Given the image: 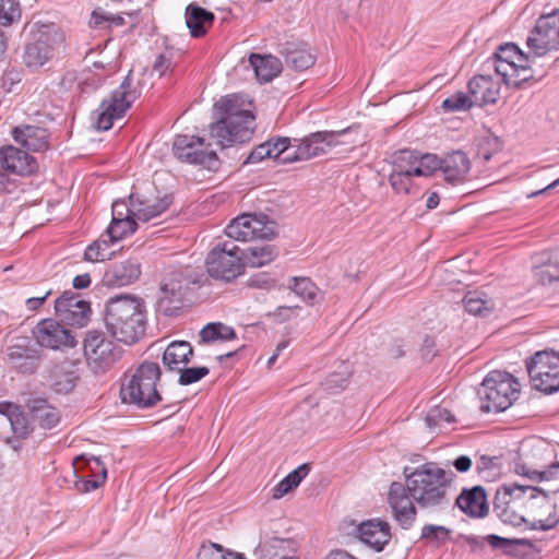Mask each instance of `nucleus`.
Wrapping results in <instances>:
<instances>
[{
  "label": "nucleus",
  "instance_id": "obj_1",
  "mask_svg": "<svg viewBox=\"0 0 559 559\" xmlns=\"http://www.w3.org/2000/svg\"><path fill=\"white\" fill-rule=\"evenodd\" d=\"M405 485L393 481L388 501L394 519L404 530H408L416 520L414 501L428 510H442L450 506L449 489L452 478L437 463L427 462L412 469L403 471Z\"/></svg>",
  "mask_w": 559,
  "mask_h": 559
},
{
  "label": "nucleus",
  "instance_id": "obj_2",
  "mask_svg": "<svg viewBox=\"0 0 559 559\" xmlns=\"http://www.w3.org/2000/svg\"><path fill=\"white\" fill-rule=\"evenodd\" d=\"M215 109L218 119L210 126V134L217 145L224 148L251 140L255 117L250 99L239 94L227 95L215 104Z\"/></svg>",
  "mask_w": 559,
  "mask_h": 559
},
{
  "label": "nucleus",
  "instance_id": "obj_3",
  "mask_svg": "<svg viewBox=\"0 0 559 559\" xmlns=\"http://www.w3.org/2000/svg\"><path fill=\"white\" fill-rule=\"evenodd\" d=\"M144 301L135 296L120 295L106 305L105 325L118 342L132 345L145 334L146 313Z\"/></svg>",
  "mask_w": 559,
  "mask_h": 559
},
{
  "label": "nucleus",
  "instance_id": "obj_4",
  "mask_svg": "<svg viewBox=\"0 0 559 559\" xmlns=\"http://www.w3.org/2000/svg\"><path fill=\"white\" fill-rule=\"evenodd\" d=\"M160 367L157 362L143 361L131 377L122 383L120 396L123 403L133 404L140 409H147L164 401L156 384L160 379Z\"/></svg>",
  "mask_w": 559,
  "mask_h": 559
},
{
  "label": "nucleus",
  "instance_id": "obj_5",
  "mask_svg": "<svg viewBox=\"0 0 559 559\" xmlns=\"http://www.w3.org/2000/svg\"><path fill=\"white\" fill-rule=\"evenodd\" d=\"M520 392L521 385L511 373L490 371L477 391L480 400L479 409L484 414L503 412L518 400Z\"/></svg>",
  "mask_w": 559,
  "mask_h": 559
},
{
  "label": "nucleus",
  "instance_id": "obj_6",
  "mask_svg": "<svg viewBox=\"0 0 559 559\" xmlns=\"http://www.w3.org/2000/svg\"><path fill=\"white\" fill-rule=\"evenodd\" d=\"M193 281L188 269L181 265L165 266L159 276V290L156 299L157 310L167 316H178L183 306L186 290Z\"/></svg>",
  "mask_w": 559,
  "mask_h": 559
},
{
  "label": "nucleus",
  "instance_id": "obj_7",
  "mask_svg": "<svg viewBox=\"0 0 559 559\" xmlns=\"http://www.w3.org/2000/svg\"><path fill=\"white\" fill-rule=\"evenodd\" d=\"M131 72L124 76L120 85L102 100L96 109L95 128L109 130L116 119L122 118L132 104L139 98L140 91L132 85Z\"/></svg>",
  "mask_w": 559,
  "mask_h": 559
},
{
  "label": "nucleus",
  "instance_id": "obj_8",
  "mask_svg": "<svg viewBox=\"0 0 559 559\" xmlns=\"http://www.w3.org/2000/svg\"><path fill=\"white\" fill-rule=\"evenodd\" d=\"M83 348L87 366L95 374L108 371L122 356L121 347L97 330L86 332Z\"/></svg>",
  "mask_w": 559,
  "mask_h": 559
},
{
  "label": "nucleus",
  "instance_id": "obj_9",
  "mask_svg": "<svg viewBox=\"0 0 559 559\" xmlns=\"http://www.w3.org/2000/svg\"><path fill=\"white\" fill-rule=\"evenodd\" d=\"M206 271L213 278L231 282L242 274L240 249L230 240L218 241L206 257Z\"/></svg>",
  "mask_w": 559,
  "mask_h": 559
},
{
  "label": "nucleus",
  "instance_id": "obj_10",
  "mask_svg": "<svg viewBox=\"0 0 559 559\" xmlns=\"http://www.w3.org/2000/svg\"><path fill=\"white\" fill-rule=\"evenodd\" d=\"M526 369L533 388L551 394L559 391V353L540 350L526 359Z\"/></svg>",
  "mask_w": 559,
  "mask_h": 559
},
{
  "label": "nucleus",
  "instance_id": "obj_11",
  "mask_svg": "<svg viewBox=\"0 0 559 559\" xmlns=\"http://www.w3.org/2000/svg\"><path fill=\"white\" fill-rule=\"evenodd\" d=\"M522 507L534 519L532 530L549 531L559 523L557 504L550 501L549 495L538 487L523 486Z\"/></svg>",
  "mask_w": 559,
  "mask_h": 559
},
{
  "label": "nucleus",
  "instance_id": "obj_12",
  "mask_svg": "<svg viewBox=\"0 0 559 559\" xmlns=\"http://www.w3.org/2000/svg\"><path fill=\"white\" fill-rule=\"evenodd\" d=\"M346 132L347 129L341 131H317L302 139H294L293 155L285 157V160H309L324 155L340 144L337 138Z\"/></svg>",
  "mask_w": 559,
  "mask_h": 559
},
{
  "label": "nucleus",
  "instance_id": "obj_13",
  "mask_svg": "<svg viewBox=\"0 0 559 559\" xmlns=\"http://www.w3.org/2000/svg\"><path fill=\"white\" fill-rule=\"evenodd\" d=\"M174 155L181 162L201 165L209 170L218 167L219 159L214 151L205 148L204 139L195 135L179 134L173 143Z\"/></svg>",
  "mask_w": 559,
  "mask_h": 559
},
{
  "label": "nucleus",
  "instance_id": "obj_14",
  "mask_svg": "<svg viewBox=\"0 0 559 559\" xmlns=\"http://www.w3.org/2000/svg\"><path fill=\"white\" fill-rule=\"evenodd\" d=\"M526 45L535 58L559 50V14L540 16L527 37Z\"/></svg>",
  "mask_w": 559,
  "mask_h": 559
},
{
  "label": "nucleus",
  "instance_id": "obj_15",
  "mask_svg": "<svg viewBox=\"0 0 559 559\" xmlns=\"http://www.w3.org/2000/svg\"><path fill=\"white\" fill-rule=\"evenodd\" d=\"M523 489L518 484H504L498 488L493 499V513L504 524L520 526L526 523L524 515L516 512L522 506Z\"/></svg>",
  "mask_w": 559,
  "mask_h": 559
},
{
  "label": "nucleus",
  "instance_id": "obj_16",
  "mask_svg": "<svg viewBox=\"0 0 559 559\" xmlns=\"http://www.w3.org/2000/svg\"><path fill=\"white\" fill-rule=\"evenodd\" d=\"M56 316L72 326H85L90 320L91 306L78 293L66 290L55 301Z\"/></svg>",
  "mask_w": 559,
  "mask_h": 559
},
{
  "label": "nucleus",
  "instance_id": "obj_17",
  "mask_svg": "<svg viewBox=\"0 0 559 559\" xmlns=\"http://www.w3.org/2000/svg\"><path fill=\"white\" fill-rule=\"evenodd\" d=\"M73 475L78 477L74 481L75 489L81 493H87L105 484L107 469L100 457L93 456L87 462L83 457H78Z\"/></svg>",
  "mask_w": 559,
  "mask_h": 559
},
{
  "label": "nucleus",
  "instance_id": "obj_18",
  "mask_svg": "<svg viewBox=\"0 0 559 559\" xmlns=\"http://www.w3.org/2000/svg\"><path fill=\"white\" fill-rule=\"evenodd\" d=\"M37 344L50 349L74 347L76 341L64 325L55 319H43L33 329Z\"/></svg>",
  "mask_w": 559,
  "mask_h": 559
},
{
  "label": "nucleus",
  "instance_id": "obj_19",
  "mask_svg": "<svg viewBox=\"0 0 559 559\" xmlns=\"http://www.w3.org/2000/svg\"><path fill=\"white\" fill-rule=\"evenodd\" d=\"M129 199L132 201L134 216L139 221L148 222L164 213L173 203L171 194L147 195L144 193H131Z\"/></svg>",
  "mask_w": 559,
  "mask_h": 559
},
{
  "label": "nucleus",
  "instance_id": "obj_20",
  "mask_svg": "<svg viewBox=\"0 0 559 559\" xmlns=\"http://www.w3.org/2000/svg\"><path fill=\"white\" fill-rule=\"evenodd\" d=\"M0 166L3 170L19 176H29L37 171V160L25 150L12 145L0 148Z\"/></svg>",
  "mask_w": 559,
  "mask_h": 559
},
{
  "label": "nucleus",
  "instance_id": "obj_21",
  "mask_svg": "<svg viewBox=\"0 0 559 559\" xmlns=\"http://www.w3.org/2000/svg\"><path fill=\"white\" fill-rule=\"evenodd\" d=\"M12 138L25 151L45 152L49 148L50 134L46 128L20 124L13 128Z\"/></svg>",
  "mask_w": 559,
  "mask_h": 559
},
{
  "label": "nucleus",
  "instance_id": "obj_22",
  "mask_svg": "<svg viewBox=\"0 0 559 559\" xmlns=\"http://www.w3.org/2000/svg\"><path fill=\"white\" fill-rule=\"evenodd\" d=\"M457 508L473 519H484L489 513L487 493L483 486L464 488L455 500Z\"/></svg>",
  "mask_w": 559,
  "mask_h": 559
},
{
  "label": "nucleus",
  "instance_id": "obj_23",
  "mask_svg": "<svg viewBox=\"0 0 559 559\" xmlns=\"http://www.w3.org/2000/svg\"><path fill=\"white\" fill-rule=\"evenodd\" d=\"M8 360L19 373L32 374L41 362V352L27 344H14L9 348Z\"/></svg>",
  "mask_w": 559,
  "mask_h": 559
},
{
  "label": "nucleus",
  "instance_id": "obj_24",
  "mask_svg": "<svg viewBox=\"0 0 559 559\" xmlns=\"http://www.w3.org/2000/svg\"><path fill=\"white\" fill-rule=\"evenodd\" d=\"M278 52L287 67L304 71L314 64L316 57L311 53L308 44L299 40H287L278 45Z\"/></svg>",
  "mask_w": 559,
  "mask_h": 559
},
{
  "label": "nucleus",
  "instance_id": "obj_25",
  "mask_svg": "<svg viewBox=\"0 0 559 559\" xmlns=\"http://www.w3.org/2000/svg\"><path fill=\"white\" fill-rule=\"evenodd\" d=\"M359 539L374 549L381 551L391 539L390 525L386 521L372 519L360 523L357 526Z\"/></svg>",
  "mask_w": 559,
  "mask_h": 559
},
{
  "label": "nucleus",
  "instance_id": "obj_26",
  "mask_svg": "<svg viewBox=\"0 0 559 559\" xmlns=\"http://www.w3.org/2000/svg\"><path fill=\"white\" fill-rule=\"evenodd\" d=\"M141 275V264L136 260H126L109 266L103 283L109 287H123L134 283Z\"/></svg>",
  "mask_w": 559,
  "mask_h": 559
},
{
  "label": "nucleus",
  "instance_id": "obj_27",
  "mask_svg": "<svg viewBox=\"0 0 559 559\" xmlns=\"http://www.w3.org/2000/svg\"><path fill=\"white\" fill-rule=\"evenodd\" d=\"M53 51L52 36L48 33H40L34 41L25 46L24 63L28 68H39L52 58Z\"/></svg>",
  "mask_w": 559,
  "mask_h": 559
},
{
  "label": "nucleus",
  "instance_id": "obj_28",
  "mask_svg": "<svg viewBox=\"0 0 559 559\" xmlns=\"http://www.w3.org/2000/svg\"><path fill=\"white\" fill-rule=\"evenodd\" d=\"M471 169V162L462 151H453L442 157L441 171L444 180L451 185H457L465 180Z\"/></svg>",
  "mask_w": 559,
  "mask_h": 559
},
{
  "label": "nucleus",
  "instance_id": "obj_29",
  "mask_svg": "<svg viewBox=\"0 0 559 559\" xmlns=\"http://www.w3.org/2000/svg\"><path fill=\"white\" fill-rule=\"evenodd\" d=\"M467 88L474 104L489 105L498 100L499 88L489 75H475L468 81Z\"/></svg>",
  "mask_w": 559,
  "mask_h": 559
},
{
  "label": "nucleus",
  "instance_id": "obj_30",
  "mask_svg": "<svg viewBox=\"0 0 559 559\" xmlns=\"http://www.w3.org/2000/svg\"><path fill=\"white\" fill-rule=\"evenodd\" d=\"M186 25L194 38L203 37L207 28L214 23L215 14L195 3L186 8Z\"/></svg>",
  "mask_w": 559,
  "mask_h": 559
},
{
  "label": "nucleus",
  "instance_id": "obj_31",
  "mask_svg": "<svg viewBox=\"0 0 559 559\" xmlns=\"http://www.w3.org/2000/svg\"><path fill=\"white\" fill-rule=\"evenodd\" d=\"M493 59L511 62L513 66H518L523 73H533L532 66L536 58L531 50L528 53H524L515 44L506 43L497 48Z\"/></svg>",
  "mask_w": 559,
  "mask_h": 559
},
{
  "label": "nucleus",
  "instance_id": "obj_32",
  "mask_svg": "<svg viewBox=\"0 0 559 559\" xmlns=\"http://www.w3.org/2000/svg\"><path fill=\"white\" fill-rule=\"evenodd\" d=\"M193 348L189 342L175 341L170 343L164 354L163 362L171 371L181 370L191 360Z\"/></svg>",
  "mask_w": 559,
  "mask_h": 559
},
{
  "label": "nucleus",
  "instance_id": "obj_33",
  "mask_svg": "<svg viewBox=\"0 0 559 559\" xmlns=\"http://www.w3.org/2000/svg\"><path fill=\"white\" fill-rule=\"evenodd\" d=\"M249 62L254 69L257 78L262 82H270L282 71V62L273 56L251 53Z\"/></svg>",
  "mask_w": 559,
  "mask_h": 559
},
{
  "label": "nucleus",
  "instance_id": "obj_34",
  "mask_svg": "<svg viewBox=\"0 0 559 559\" xmlns=\"http://www.w3.org/2000/svg\"><path fill=\"white\" fill-rule=\"evenodd\" d=\"M495 71L502 76L503 82L513 88H521L524 83L535 80L534 73H523L518 66L513 63L495 59Z\"/></svg>",
  "mask_w": 559,
  "mask_h": 559
},
{
  "label": "nucleus",
  "instance_id": "obj_35",
  "mask_svg": "<svg viewBox=\"0 0 559 559\" xmlns=\"http://www.w3.org/2000/svg\"><path fill=\"white\" fill-rule=\"evenodd\" d=\"M245 264L251 267H261L271 263L277 257V250L272 245L254 246L240 250Z\"/></svg>",
  "mask_w": 559,
  "mask_h": 559
},
{
  "label": "nucleus",
  "instance_id": "obj_36",
  "mask_svg": "<svg viewBox=\"0 0 559 559\" xmlns=\"http://www.w3.org/2000/svg\"><path fill=\"white\" fill-rule=\"evenodd\" d=\"M225 234L230 239L237 241L257 240L251 227L250 213L241 214L235 217L225 228Z\"/></svg>",
  "mask_w": 559,
  "mask_h": 559
},
{
  "label": "nucleus",
  "instance_id": "obj_37",
  "mask_svg": "<svg viewBox=\"0 0 559 559\" xmlns=\"http://www.w3.org/2000/svg\"><path fill=\"white\" fill-rule=\"evenodd\" d=\"M538 264L534 266V276L543 285H550L559 281V262L551 261L548 253L537 257Z\"/></svg>",
  "mask_w": 559,
  "mask_h": 559
},
{
  "label": "nucleus",
  "instance_id": "obj_38",
  "mask_svg": "<svg viewBox=\"0 0 559 559\" xmlns=\"http://www.w3.org/2000/svg\"><path fill=\"white\" fill-rule=\"evenodd\" d=\"M32 413L34 419L44 429L55 428L60 421L59 412L55 407L47 405L44 400L34 401Z\"/></svg>",
  "mask_w": 559,
  "mask_h": 559
},
{
  "label": "nucleus",
  "instance_id": "obj_39",
  "mask_svg": "<svg viewBox=\"0 0 559 559\" xmlns=\"http://www.w3.org/2000/svg\"><path fill=\"white\" fill-rule=\"evenodd\" d=\"M310 467L308 464H301L296 469L285 476L273 489V498L281 499L286 493L295 489L300 481L308 475Z\"/></svg>",
  "mask_w": 559,
  "mask_h": 559
},
{
  "label": "nucleus",
  "instance_id": "obj_40",
  "mask_svg": "<svg viewBox=\"0 0 559 559\" xmlns=\"http://www.w3.org/2000/svg\"><path fill=\"white\" fill-rule=\"evenodd\" d=\"M488 544L495 549H502L506 555L518 556L519 548H532L533 543L526 538H506L495 534L486 536Z\"/></svg>",
  "mask_w": 559,
  "mask_h": 559
},
{
  "label": "nucleus",
  "instance_id": "obj_41",
  "mask_svg": "<svg viewBox=\"0 0 559 559\" xmlns=\"http://www.w3.org/2000/svg\"><path fill=\"white\" fill-rule=\"evenodd\" d=\"M463 305L468 313L479 317H485L492 310L491 300L479 292H468L463 298Z\"/></svg>",
  "mask_w": 559,
  "mask_h": 559
},
{
  "label": "nucleus",
  "instance_id": "obj_42",
  "mask_svg": "<svg viewBox=\"0 0 559 559\" xmlns=\"http://www.w3.org/2000/svg\"><path fill=\"white\" fill-rule=\"evenodd\" d=\"M200 337L204 343L229 341L236 338V332L231 326L221 322H211L201 330Z\"/></svg>",
  "mask_w": 559,
  "mask_h": 559
},
{
  "label": "nucleus",
  "instance_id": "obj_43",
  "mask_svg": "<svg viewBox=\"0 0 559 559\" xmlns=\"http://www.w3.org/2000/svg\"><path fill=\"white\" fill-rule=\"evenodd\" d=\"M251 227L255 239H272L276 235V223L263 213H250Z\"/></svg>",
  "mask_w": 559,
  "mask_h": 559
},
{
  "label": "nucleus",
  "instance_id": "obj_44",
  "mask_svg": "<svg viewBox=\"0 0 559 559\" xmlns=\"http://www.w3.org/2000/svg\"><path fill=\"white\" fill-rule=\"evenodd\" d=\"M114 243L115 242H111L109 238L106 239L102 236L85 249L84 259L90 262H99L111 259L115 251L110 250V246Z\"/></svg>",
  "mask_w": 559,
  "mask_h": 559
},
{
  "label": "nucleus",
  "instance_id": "obj_45",
  "mask_svg": "<svg viewBox=\"0 0 559 559\" xmlns=\"http://www.w3.org/2000/svg\"><path fill=\"white\" fill-rule=\"evenodd\" d=\"M197 559H246L243 554L233 552L216 543L202 544Z\"/></svg>",
  "mask_w": 559,
  "mask_h": 559
},
{
  "label": "nucleus",
  "instance_id": "obj_46",
  "mask_svg": "<svg viewBox=\"0 0 559 559\" xmlns=\"http://www.w3.org/2000/svg\"><path fill=\"white\" fill-rule=\"evenodd\" d=\"M417 163L418 155L415 152L401 150L393 157L392 170L404 175L415 176L413 169H416Z\"/></svg>",
  "mask_w": 559,
  "mask_h": 559
},
{
  "label": "nucleus",
  "instance_id": "obj_47",
  "mask_svg": "<svg viewBox=\"0 0 559 559\" xmlns=\"http://www.w3.org/2000/svg\"><path fill=\"white\" fill-rule=\"evenodd\" d=\"M289 288L309 304L317 301L319 289L309 277H293Z\"/></svg>",
  "mask_w": 559,
  "mask_h": 559
},
{
  "label": "nucleus",
  "instance_id": "obj_48",
  "mask_svg": "<svg viewBox=\"0 0 559 559\" xmlns=\"http://www.w3.org/2000/svg\"><path fill=\"white\" fill-rule=\"evenodd\" d=\"M452 530L443 525L426 524L421 528L420 538L436 546L444 545L451 539Z\"/></svg>",
  "mask_w": 559,
  "mask_h": 559
},
{
  "label": "nucleus",
  "instance_id": "obj_49",
  "mask_svg": "<svg viewBox=\"0 0 559 559\" xmlns=\"http://www.w3.org/2000/svg\"><path fill=\"white\" fill-rule=\"evenodd\" d=\"M135 219H111L107 228V237L117 242L136 230Z\"/></svg>",
  "mask_w": 559,
  "mask_h": 559
},
{
  "label": "nucleus",
  "instance_id": "obj_50",
  "mask_svg": "<svg viewBox=\"0 0 559 559\" xmlns=\"http://www.w3.org/2000/svg\"><path fill=\"white\" fill-rule=\"evenodd\" d=\"M501 463L499 456L480 455L476 461V472L486 480L500 474Z\"/></svg>",
  "mask_w": 559,
  "mask_h": 559
},
{
  "label": "nucleus",
  "instance_id": "obj_51",
  "mask_svg": "<svg viewBox=\"0 0 559 559\" xmlns=\"http://www.w3.org/2000/svg\"><path fill=\"white\" fill-rule=\"evenodd\" d=\"M350 371L347 366H344L343 371H335L330 373L321 383L324 391L330 394H335L344 390L348 384Z\"/></svg>",
  "mask_w": 559,
  "mask_h": 559
},
{
  "label": "nucleus",
  "instance_id": "obj_52",
  "mask_svg": "<svg viewBox=\"0 0 559 559\" xmlns=\"http://www.w3.org/2000/svg\"><path fill=\"white\" fill-rule=\"evenodd\" d=\"M474 102L471 95L464 92H456L442 102V109L445 112L465 111L472 108Z\"/></svg>",
  "mask_w": 559,
  "mask_h": 559
},
{
  "label": "nucleus",
  "instance_id": "obj_53",
  "mask_svg": "<svg viewBox=\"0 0 559 559\" xmlns=\"http://www.w3.org/2000/svg\"><path fill=\"white\" fill-rule=\"evenodd\" d=\"M442 158L435 154L418 156L416 169H413L415 176H431L436 170H441Z\"/></svg>",
  "mask_w": 559,
  "mask_h": 559
},
{
  "label": "nucleus",
  "instance_id": "obj_54",
  "mask_svg": "<svg viewBox=\"0 0 559 559\" xmlns=\"http://www.w3.org/2000/svg\"><path fill=\"white\" fill-rule=\"evenodd\" d=\"M21 17L19 0H0V24L11 25Z\"/></svg>",
  "mask_w": 559,
  "mask_h": 559
},
{
  "label": "nucleus",
  "instance_id": "obj_55",
  "mask_svg": "<svg viewBox=\"0 0 559 559\" xmlns=\"http://www.w3.org/2000/svg\"><path fill=\"white\" fill-rule=\"evenodd\" d=\"M270 143L271 158L281 159L282 163H289L285 157L293 155L294 144L289 138H273L266 141Z\"/></svg>",
  "mask_w": 559,
  "mask_h": 559
},
{
  "label": "nucleus",
  "instance_id": "obj_56",
  "mask_svg": "<svg viewBox=\"0 0 559 559\" xmlns=\"http://www.w3.org/2000/svg\"><path fill=\"white\" fill-rule=\"evenodd\" d=\"M180 372L178 383L180 385H190L203 379L209 374L210 369L207 367H182Z\"/></svg>",
  "mask_w": 559,
  "mask_h": 559
},
{
  "label": "nucleus",
  "instance_id": "obj_57",
  "mask_svg": "<svg viewBox=\"0 0 559 559\" xmlns=\"http://www.w3.org/2000/svg\"><path fill=\"white\" fill-rule=\"evenodd\" d=\"M412 177L411 175L392 170L389 176V182L396 193L409 194L413 186Z\"/></svg>",
  "mask_w": 559,
  "mask_h": 559
},
{
  "label": "nucleus",
  "instance_id": "obj_58",
  "mask_svg": "<svg viewBox=\"0 0 559 559\" xmlns=\"http://www.w3.org/2000/svg\"><path fill=\"white\" fill-rule=\"evenodd\" d=\"M132 201L129 202L118 200L112 203V218L111 219H135Z\"/></svg>",
  "mask_w": 559,
  "mask_h": 559
},
{
  "label": "nucleus",
  "instance_id": "obj_59",
  "mask_svg": "<svg viewBox=\"0 0 559 559\" xmlns=\"http://www.w3.org/2000/svg\"><path fill=\"white\" fill-rule=\"evenodd\" d=\"M440 421L453 423L454 416L447 408L431 409L426 416V423L430 428L439 425Z\"/></svg>",
  "mask_w": 559,
  "mask_h": 559
},
{
  "label": "nucleus",
  "instance_id": "obj_60",
  "mask_svg": "<svg viewBox=\"0 0 559 559\" xmlns=\"http://www.w3.org/2000/svg\"><path fill=\"white\" fill-rule=\"evenodd\" d=\"M270 143L264 142L258 146H255L247 159L245 160V164H255L259 162L264 160L265 158H271V148Z\"/></svg>",
  "mask_w": 559,
  "mask_h": 559
},
{
  "label": "nucleus",
  "instance_id": "obj_61",
  "mask_svg": "<svg viewBox=\"0 0 559 559\" xmlns=\"http://www.w3.org/2000/svg\"><path fill=\"white\" fill-rule=\"evenodd\" d=\"M275 285V281L266 273H258L248 280V286L252 288L270 289Z\"/></svg>",
  "mask_w": 559,
  "mask_h": 559
},
{
  "label": "nucleus",
  "instance_id": "obj_62",
  "mask_svg": "<svg viewBox=\"0 0 559 559\" xmlns=\"http://www.w3.org/2000/svg\"><path fill=\"white\" fill-rule=\"evenodd\" d=\"M438 353L439 350L437 348L435 338L428 335L425 336L420 346V355L423 359L430 361L438 355Z\"/></svg>",
  "mask_w": 559,
  "mask_h": 559
},
{
  "label": "nucleus",
  "instance_id": "obj_63",
  "mask_svg": "<svg viewBox=\"0 0 559 559\" xmlns=\"http://www.w3.org/2000/svg\"><path fill=\"white\" fill-rule=\"evenodd\" d=\"M173 69V58L170 55L160 53L157 56L153 70L158 73L159 76H164L168 71Z\"/></svg>",
  "mask_w": 559,
  "mask_h": 559
},
{
  "label": "nucleus",
  "instance_id": "obj_64",
  "mask_svg": "<svg viewBox=\"0 0 559 559\" xmlns=\"http://www.w3.org/2000/svg\"><path fill=\"white\" fill-rule=\"evenodd\" d=\"M537 471V468L530 466L528 462L523 461L522 457H520L519 461L514 462V472L518 475L525 476L532 480H536Z\"/></svg>",
  "mask_w": 559,
  "mask_h": 559
}]
</instances>
